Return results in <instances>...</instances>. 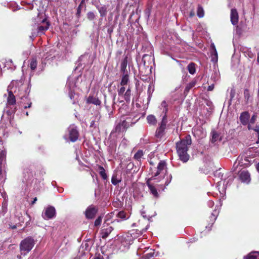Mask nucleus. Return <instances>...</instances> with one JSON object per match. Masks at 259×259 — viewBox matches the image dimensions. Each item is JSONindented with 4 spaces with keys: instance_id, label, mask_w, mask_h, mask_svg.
Wrapping results in <instances>:
<instances>
[{
    "instance_id": "nucleus-1",
    "label": "nucleus",
    "mask_w": 259,
    "mask_h": 259,
    "mask_svg": "<svg viewBox=\"0 0 259 259\" xmlns=\"http://www.w3.org/2000/svg\"><path fill=\"white\" fill-rule=\"evenodd\" d=\"M167 173L166 162L164 161H160L157 167L156 172L146 182L147 185L149 188L150 193L155 197L159 196L157 189L154 186L155 183H157L164 178Z\"/></svg>"
},
{
    "instance_id": "nucleus-2",
    "label": "nucleus",
    "mask_w": 259,
    "mask_h": 259,
    "mask_svg": "<svg viewBox=\"0 0 259 259\" xmlns=\"http://www.w3.org/2000/svg\"><path fill=\"white\" fill-rule=\"evenodd\" d=\"M192 144V140L190 135H188L185 137L178 142L176 144L177 151L180 159L183 162H187L190 158L188 154V146Z\"/></svg>"
},
{
    "instance_id": "nucleus-3",
    "label": "nucleus",
    "mask_w": 259,
    "mask_h": 259,
    "mask_svg": "<svg viewBox=\"0 0 259 259\" xmlns=\"http://www.w3.org/2000/svg\"><path fill=\"white\" fill-rule=\"evenodd\" d=\"M30 91V84H22L21 87L18 89V91H15L17 93V96H18L20 99V105L24 108H30L31 106V102L30 99L28 98L29 93Z\"/></svg>"
},
{
    "instance_id": "nucleus-4",
    "label": "nucleus",
    "mask_w": 259,
    "mask_h": 259,
    "mask_svg": "<svg viewBox=\"0 0 259 259\" xmlns=\"http://www.w3.org/2000/svg\"><path fill=\"white\" fill-rule=\"evenodd\" d=\"M134 238L131 234L127 233L116 239L113 243V248L116 251L127 250L133 242Z\"/></svg>"
},
{
    "instance_id": "nucleus-5",
    "label": "nucleus",
    "mask_w": 259,
    "mask_h": 259,
    "mask_svg": "<svg viewBox=\"0 0 259 259\" xmlns=\"http://www.w3.org/2000/svg\"><path fill=\"white\" fill-rule=\"evenodd\" d=\"M254 161V158L252 156L251 154H249V151L240 155L238 156L236 161L234 162L232 167V170L235 171L238 166L247 167L251 165Z\"/></svg>"
},
{
    "instance_id": "nucleus-6",
    "label": "nucleus",
    "mask_w": 259,
    "mask_h": 259,
    "mask_svg": "<svg viewBox=\"0 0 259 259\" xmlns=\"http://www.w3.org/2000/svg\"><path fill=\"white\" fill-rule=\"evenodd\" d=\"M134 123L130 117L122 116L116 121L114 130L116 132H123Z\"/></svg>"
},
{
    "instance_id": "nucleus-7",
    "label": "nucleus",
    "mask_w": 259,
    "mask_h": 259,
    "mask_svg": "<svg viewBox=\"0 0 259 259\" xmlns=\"http://www.w3.org/2000/svg\"><path fill=\"white\" fill-rule=\"evenodd\" d=\"M35 242L31 237H28L22 240L20 243V249L22 254L28 253L33 247Z\"/></svg>"
},
{
    "instance_id": "nucleus-8",
    "label": "nucleus",
    "mask_w": 259,
    "mask_h": 259,
    "mask_svg": "<svg viewBox=\"0 0 259 259\" xmlns=\"http://www.w3.org/2000/svg\"><path fill=\"white\" fill-rule=\"evenodd\" d=\"M117 93L119 97H123L126 103H129L131 101V90L129 86L126 89L124 86L118 87Z\"/></svg>"
},
{
    "instance_id": "nucleus-9",
    "label": "nucleus",
    "mask_w": 259,
    "mask_h": 259,
    "mask_svg": "<svg viewBox=\"0 0 259 259\" xmlns=\"http://www.w3.org/2000/svg\"><path fill=\"white\" fill-rule=\"evenodd\" d=\"M69 139L72 142L76 141L79 137V132L77 126L74 124H71L68 127Z\"/></svg>"
},
{
    "instance_id": "nucleus-10",
    "label": "nucleus",
    "mask_w": 259,
    "mask_h": 259,
    "mask_svg": "<svg viewBox=\"0 0 259 259\" xmlns=\"http://www.w3.org/2000/svg\"><path fill=\"white\" fill-rule=\"evenodd\" d=\"M33 171L27 168L23 171V179L22 180L24 183H25L27 186L31 184L33 181Z\"/></svg>"
},
{
    "instance_id": "nucleus-11",
    "label": "nucleus",
    "mask_w": 259,
    "mask_h": 259,
    "mask_svg": "<svg viewBox=\"0 0 259 259\" xmlns=\"http://www.w3.org/2000/svg\"><path fill=\"white\" fill-rule=\"evenodd\" d=\"M56 215V209L54 207L49 206L46 208L42 213V217L46 220L54 218Z\"/></svg>"
},
{
    "instance_id": "nucleus-12",
    "label": "nucleus",
    "mask_w": 259,
    "mask_h": 259,
    "mask_svg": "<svg viewBox=\"0 0 259 259\" xmlns=\"http://www.w3.org/2000/svg\"><path fill=\"white\" fill-rule=\"evenodd\" d=\"M2 141L0 140V146H2ZM3 147L0 146V177H2V179L4 178L5 179V171H3L2 170L3 162L5 161L6 156V151L5 149H2Z\"/></svg>"
},
{
    "instance_id": "nucleus-13",
    "label": "nucleus",
    "mask_w": 259,
    "mask_h": 259,
    "mask_svg": "<svg viewBox=\"0 0 259 259\" xmlns=\"http://www.w3.org/2000/svg\"><path fill=\"white\" fill-rule=\"evenodd\" d=\"M49 24L48 22L45 24V25H40L37 27V29H33L32 32L31 38H34L37 35H41L45 34V32L49 29Z\"/></svg>"
},
{
    "instance_id": "nucleus-14",
    "label": "nucleus",
    "mask_w": 259,
    "mask_h": 259,
    "mask_svg": "<svg viewBox=\"0 0 259 259\" xmlns=\"http://www.w3.org/2000/svg\"><path fill=\"white\" fill-rule=\"evenodd\" d=\"M192 133L194 136L198 139L204 138L206 135L205 130L201 126L194 127L192 129Z\"/></svg>"
},
{
    "instance_id": "nucleus-15",
    "label": "nucleus",
    "mask_w": 259,
    "mask_h": 259,
    "mask_svg": "<svg viewBox=\"0 0 259 259\" xmlns=\"http://www.w3.org/2000/svg\"><path fill=\"white\" fill-rule=\"evenodd\" d=\"M182 92V89L180 87L176 88L175 90L171 92L170 94L171 100L174 101L182 100L183 99Z\"/></svg>"
},
{
    "instance_id": "nucleus-16",
    "label": "nucleus",
    "mask_w": 259,
    "mask_h": 259,
    "mask_svg": "<svg viewBox=\"0 0 259 259\" xmlns=\"http://www.w3.org/2000/svg\"><path fill=\"white\" fill-rule=\"evenodd\" d=\"M98 208L93 205H91L86 209L84 214L85 217L88 219H93L97 212H98Z\"/></svg>"
},
{
    "instance_id": "nucleus-17",
    "label": "nucleus",
    "mask_w": 259,
    "mask_h": 259,
    "mask_svg": "<svg viewBox=\"0 0 259 259\" xmlns=\"http://www.w3.org/2000/svg\"><path fill=\"white\" fill-rule=\"evenodd\" d=\"M239 178L241 182L249 184L251 180L250 175L246 170H241L239 173Z\"/></svg>"
},
{
    "instance_id": "nucleus-18",
    "label": "nucleus",
    "mask_w": 259,
    "mask_h": 259,
    "mask_svg": "<svg viewBox=\"0 0 259 259\" xmlns=\"http://www.w3.org/2000/svg\"><path fill=\"white\" fill-rule=\"evenodd\" d=\"M86 103L88 104H92L97 106H100L101 104V101L99 98L93 94H90L86 99Z\"/></svg>"
},
{
    "instance_id": "nucleus-19",
    "label": "nucleus",
    "mask_w": 259,
    "mask_h": 259,
    "mask_svg": "<svg viewBox=\"0 0 259 259\" xmlns=\"http://www.w3.org/2000/svg\"><path fill=\"white\" fill-rule=\"evenodd\" d=\"M142 61L145 67L149 68V65L154 61V57L150 55L144 54Z\"/></svg>"
},
{
    "instance_id": "nucleus-20",
    "label": "nucleus",
    "mask_w": 259,
    "mask_h": 259,
    "mask_svg": "<svg viewBox=\"0 0 259 259\" xmlns=\"http://www.w3.org/2000/svg\"><path fill=\"white\" fill-rule=\"evenodd\" d=\"M16 109V107L9 106V108H8L7 107L6 109L4 110V112L2 116V118H3L5 117V115H7L8 119L10 121L14 116Z\"/></svg>"
},
{
    "instance_id": "nucleus-21",
    "label": "nucleus",
    "mask_w": 259,
    "mask_h": 259,
    "mask_svg": "<svg viewBox=\"0 0 259 259\" xmlns=\"http://www.w3.org/2000/svg\"><path fill=\"white\" fill-rule=\"evenodd\" d=\"M76 80L75 77L70 76L68 78L66 88L69 91H74L75 88H76Z\"/></svg>"
},
{
    "instance_id": "nucleus-22",
    "label": "nucleus",
    "mask_w": 259,
    "mask_h": 259,
    "mask_svg": "<svg viewBox=\"0 0 259 259\" xmlns=\"http://www.w3.org/2000/svg\"><path fill=\"white\" fill-rule=\"evenodd\" d=\"M230 19L231 23L233 25H237L238 22V14L235 9H232L231 11Z\"/></svg>"
},
{
    "instance_id": "nucleus-23",
    "label": "nucleus",
    "mask_w": 259,
    "mask_h": 259,
    "mask_svg": "<svg viewBox=\"0 0 259 259\" xmlns=\"http://www.w3.org/2000/svg\"><path fill=\"white\" fill-rule=\"evenodd\" d=\"M16 104V99L15 97L13 95L12 92H9V95L7 98V108H9V106H13L15 107Z\"/></svg>"
},
{
    "instance_id": "nucleus-24",
    "label": "nucleus",
    "mask_w": 259,
    "mask_h": 259,
    "mask_svg": "<svg viewBox=\"0 0 259 259\" xmlns=\"http://www.w3.org/2000/svg\"><path fill=\"white\" fill-rule=\"evenodd\" d=\"M250 116L247 112H242L239 117V119L240 122L242 124L245 125H247L248 123V120L249 119Z\"/></svg>"
},
{
    "instance_id": "nucleus-25",
    "label": "nucleus",
    "mask_w": 259,
    "mask_h": 259,
    "mask_svg": "<svg viewBox=\"0 0 259 259\" xmlns=\"http://www.w3.org/2000/svg\"><path fill=\"white\" fill-rule=\"evenodd\" d=\"M233 181V178L232 177L229 178L227 182H226V180H224V182H223V189H222V192L220 190V187H219L221 186V185L222 182L220 181V182H219L218 183V186L217 187H218V190H219V192H220V193H221V195H223V193L225 191V190H226V189L227 188L228 184L229 183H232Z\"/></svg>"
},
{
    "instance_id": "nucleus-26",
    "label": "nucleus",
    "mask_w": 259,
    "mask_h": 259,
    "mask_svg": "<svg viewBox=\"0 0 259 259\" xmlns=\"http://www.w3.org/2000/svg\"><path fill=\"white\" fill-rule=\"evenodd\" d=\"M113 229V228L111 226L102 229L101 233L102 238L103 239L106 238L112 231Z\"/></svg>"
},
{
    "instance_id": "nucleus-27",
    "label": "nucleus",
    "mask_w": 259,
    "mask_h": 259,
    "mask_svg": "<svg viewBox=\"0 0 259 259\" xmlns=\"http://www.w3.org/2000/svg\"><path fill=\"white\" fill-rule=\"evenodd\" d=\"M248 151L249 154H251L253 158L259 156V146L250 147L248 149Z\"/></svg>"
},
{
    "instance_id": "nucleus-28",
    "label": "nucleus",
    "mask_w": 259,
    "mask_h": 259,
    "mask_svg": "<svg viewBox=\"0 0 259 259\" xmlns=\"http://www.w3.org/2000/svg\"><path fill=\"white\" fill-rule=\"evenodd\" d=\"M127 56H125L122 59L120 65V70L123 73L126 72V67L127 64Z\"/></svg>"
},
{
    "instance_id": "nucleus-29",
    "label": "nucleus",
    "mask_w": 259,
    "mask_h": 259,
    "mask_svg": "<svg viewBox=\"0 0 259 259\" xmlns=\"http://www.w3.org/2000/svg\"><path fill=\"white\" fill-rule=\"evenodd\" d=\"M147 121L150 125H155L157 123V119L153 115H149L147 116Z\"/></svg>"
},
{
    "instance_id": "nucleus-30",
    "label": "nucleus",
    "mask_w": 259,
    "mask_h": 259,
    "mask_svg": "<svg viewBox=\"0 0 259 259\" xmlns=\"http://www.w3.org/2000/svg\"><path fill=\"white\" fill-rule=\"evenodd\" d=\"M167 123V115L164 114L162 117L161 121L159 122L158 127L165 130Z\"/></svg>"
},
{
    "instance_id": "nucleus-31",
    "label": "nucleus",
    "mask_w": 259,
    "mask_h": 259,
    "mask_svg": "<svg viewBox=\"0 0 259 259\" xmlns=\"http://www.w3.org/2000/svg\"><path fill=\"white\" fill-rule=\"evenodd\" d=\"M165 129L158 127L156 130L155 136L158 139H161L165 134Z\"/></svg>"
},
{
    "instance_id": "nucleus-32",
    "label": "nucleus",
    "mask_w": 259,
    "mask_h": 259,
    "mask_svg": "<svg viewBox=\"0 0 259 259\" xmlns=\"http://www.w3.org/2000/svg\"><path fill=\"white\" fill-rule=\"evenodd\" d=\"M97 8L100 14V16L104 17L106 16L107 13V7L106 6H103L101 7H97Z\"/></svg>"
},
{
    "instance_id": "nucleus-33",
    "label": "nucleus",
    "mask_w": 259,
    "mask_h": 259,
    "mask_svg": "<svg viewBox=\"0 0 259 259\" xmlns=\"http://www.w3.org/2000/svg\"><path fill=\"white\" fill-rule=\"evenodd\" d=\"M5 67L11 70H14L16 66L14 65L13 61L11 59H8L5 62Z\"/></svg>"
},
{
    "instance_id": "nucleus-34",
    "label": "nucleus",
    "mask_w": 259,
    "mask_h": 259,
    "mask_svg": "<svg viewBox=\"0 0 259 259\" xmlns=\"http://www.w3.org/2000/svg\"><path fill=\"white\" fill-rule=\"evenodd\" d=\"M29 67L31 71H34L37 66V61L35 58H32L30 60Z\"/></svg>"
},
{
    "instance_id": "nucleus-35",
    "label": "nucleus",
    "mask_w": 259,
    "mask_h": 259,
    "mask_svg": "<svg viewBox=\"0 0 259 259\" xmlns=\"http://www.w3.org/2000/svg\"><path fill=\"white\" fill-rule=\"evenodd\" d=\"M128 81H129L128 76L126 72H125L124 74L123 73V75L121 78L120 85L121 86H124L125 85H127Z\"/></svg>"
},
{
    "instance_id": "nucleus-36",
    "label": "nucleus",
    "mask_w": 259,
    "mask_h": 259,
    "mask_svg": "<svg viewBox=\"0 0 259 259\" xmlns=\"http://www.w3.org/2000/svg\"><path fill=\"white\" fill-rule=\"evenodd\" d=\"M211 143H215L216 141H217L219 140H220V135L215 131H213L211 132Z\"/></svg>"
},
{
    "instance_id": "nucleus-37",
    "label": "nucleus",
    "mask_w": 259,
    "mask_h": 259,
    "mask_svg": "<svg viewBox=\"0 0 259 259\" xmlns=\"http://www.w3.org/2000/svg\"><path fill=\"white\" fill-rule=\"evenodd\" d=\"M74 91H69V97L71 100H73L72 103L75 104L77 100L78 95L75 94Z\"/></svg>"
},
{
    "instance_id": "nucleus-38",
    "label": "nucleus",
    "mask_w": 259,
    "mask_h": 259,
    "mask_svg": "<svg viewBox=\"0 0 259 259\" xmlns=\"http://www.w3.org/2000/svg\"><path fill=\"white\" fill-rule=\"evenodd\" d=\"M258 254V252H252L248 254L246 256H245L244 259H257Z\"/></svg>"
},
{
    "instance_id": "nucleus-39",
    "label": "nucleus",
    "mask_w": 259,
    "mask_h": 259,
    "mask_svg": "<svg viewBox=\"0 0 259 259\" xmlns=\"http://www.w3.org/2000/svg\"><path fill=\"white\" fill-rule=\"evenodd\" d=\"M189 72L191 74H194L196 71L195 64L193 63H190L187 67Z\"/></svg>"
},
{
    "instance_id": "nucleus-40",
    "label": "nucleus",
    "mask_w": 259,
    "mask_h": 259,
    "mask_svg": "<svg viewBox=\"0 0 259 259\" xmlns=\"http://www.w3.org/2000/svg\"><path fill=\"white\" fill-rule=\"evenodd\" d=\"M99 174L101 177L103 178V179L106 180L107 179V175L104 167L102 166H99Z\"/></svg>"
},
{
    "instance_id": "nucleus-41",
    "label": "nucleus",
    "mask_w": 259,
    "mask_h": 259,
    "mask_svg": "<svg viewBox=\"0 0 259 259\" xmlns=\"http://www.w3.org/2000/svg\"><path fill=\"white\" fill-rule=\"evenodd\" d=\"M143 156V152L141 150H139L134 155V158L140 161Z\"/></svg>"
},
{
    "instance_id": "nucleus-42",
    "label": "nucleus",
    "mask_w": 259,
    "mask_h": 259,
    "mask_svg": "<svg viewBox=\"0 0 259 259\" xmlns=\"http://www.w3.org/2000/svg\"><path fill=\"white\" fill-rule=\"evenodd\" d=\"M167 105L165 101H163L160 105V108L163 113L166 114L167 112Z\"/></svg>"
},
{
    "instance_id": "nucleus-43",
    "label": "nucleus",
    "mask_w": 259,
    "mask_h": 259,
    "mask_svg": "<svg viewBox=\"0 0 259 259\" xmlns=\"http://www.w3.org/2000/svg\"><path fill=\"white\" fill-rule=\"evenodd\" d=\"M218 53L217 50L211 52V60L214 63H216L218 61Z\"/></svg>"
},
{
    "instance_id": "nucleus-44",
    "label": "nucleus",
    "mask_w": 259,
    "mask_h": 259,
    "mask_svg": "<svg viewBox=\"0 0 259 259\" xmlns=\"http://www.w3.org/2000/svg\"><path fill=\"white\" fill-rule=\"evenodd\" d=\"M256 119V116L253 115L251 119H250L249 121H248V129L249 130H252V128H254V127H252L251 124H253L255 122Z\"/></svg>"
},
{
    "instance_id": "nucleus-45",
    "label": "nucleus",
    "mask_w": 259,
    "mask_h": 259,
    "mask_svg": "<svg viewBox=\"0 0 259 259\" xmlns=\"http://www.w3.org/2000/svg\"><path fill=\"white\" fill-rule=\"evenodd\" d=\"M211 80L215 82L219 80L220 79V73L217 71H214L211 76Z\"/></svg>"
},
{
    "instance_id": "nucleus-46",
    "label": "nucleus",
    "mask_w": 259,
    "mask_h": 259,
    "mask_svg": "<svg viewBox=\"0 0 259 259\" xmlns=\"http://www.w3.org/2000/svg\"><path fill=\"white\" fill-rule=\"evenodd\" d=\"M154 255V251L150 250L149 252L144 255V259H150L151 257H153Z\"/></svg>"
},
{
    "instance_id": "nucleus-47",
    "label": "nucleus",
    "mask_w": 259,
    "mask_h": 259,
    "mask_svg": "<svg viewBox=\"0 0 259 259\" xmlns=\"http://www.w3.org/2000/svg\"><path fill=\"white\" fill-rule=\"evenodd\" d=\"M204 11L201 7H198L197 10V16L199 18H202L204 16Z\"/></svg>"
},
{
    "instance_id": "nucleus-48",
    "label": "nucleus",
    "mask_w": 259,
    "mask_h": 259,
    "mask_svg": "<svg viewBox=\"0 0 259 259\" xmlns=\"http://www.w3.org/2000/svg\"><path fill=\"white\" fill-rule=\"evenodd\" d=\"M95 17L96 16L94 12L90 11L87 13V18L89 20H94Z\"/></svg>"
},
{
    "instance_id": "nucleus-49",
    "label": "nucleus",
    "mask_w": 259,
    "mask_h": 259,
    "mask_svg": "<svg viewBox=\"0 0 259 259\" xmlns=\"http://www.w3.org/2000/svg\"><path fill=\"white\" fill-rule=\"evenodd\" d=\"M117 217L122 219V220H126L127 219L126 217V214L124 211H121L119 212L117 215Z\"/></svg>"
},
{
    "instance_id": "nucleus-50",
    "label": "nucleus",
    "mask_w": 259,
    "mask_h": 259,
    "mask_svg": "<svg viewBox=\"0 0 259 259\" xmlns=\"http://www.w3.org/2000/svg\"><path fill=\"white\" fill-rule=\"evenodd\" d=\"M102 218L103 217L102 216H99V217H98V218L95 221V226L97 227L101 225L102 220Z\"/></svg>"
},
{
    "instance_id": "nucleus-51",
    "label": "nucleus",
    "mask_w": 259,
    "mask_h": 259,
    "mask_svg": "<svg viewBox=\"0 0 259 259\" xmlns=\"http://www.w3.org/2000/svg\"><path fill=\"white\" fill-rule=\"evenodd\" d=\"M120 182V180H118L116 176H113L111 179V183L114 185H116Z\"/></svg>"
},
{
    "instance_id": "nucleus-52",
    "label": "nucleus",
    "mask_w": 259,
    "mask_h": 259,
    "mask_svg": "<svg viewBox=\"0 0 259 259\" xmlns=\"http://www.w3.org/2000/svg\"><path fill=\"white\" fill-rule=\"evenodd\" d=\"M195 82H190L189 84H187V85L185 88V91L188 92L192 88H193L195 85Z\"/></svg>"
},
{
    "instance_id": "nucleus-53",
    "label": "nucleus",
    "mask_w": 259,
    "mask_h": 259,
    "mask_svg": "<svg viewBox=\"0 0 259 259\" xmlns=\"http://www.w3.org/2000/svg\"><path fill=\"white\" fill-rule=\"evenodd\" d=\"M83 6H81V5H79L77 8V12L76 13V16L77 18H79L81 16V9Z\"/></svg>"
},
{
    "instance_id": "nucleus-54",
    "label": "nucleus",
    "mask_w": 259,
    "mask_h": 259,
    "mask_svg": "<svg viewBox=\"0 0 259 259\" xmlns=\"http://www.w3.org/2000/svg\"><path fill=\"white\" fill-rule=\"evenodd\" d=\"M128 144V141L125 138H123L120 144V146L123 147H125Z\"/></svg>"
},
{
    "instance_id": "nucleus-55",
    "label": "nucleus",
    "mask_w": 259,
    "mask_h": 259,
    "mask_svg": "<svg viewBox=\"0 0 259 259\" xmlns=\"http://www.w3.org/2000/svg\"><path fill=\"white\" fill-rule=\"evenodd\" d=\"M252 130L257 133L258 139L256 143L258 144L259 143V126L256 125L254 126V128H252Z\"/></svg>"
},
{
    "instance_id": "nucleus-56",
    "label": "nucleus",
    "mask_w": 259,
    "mask_h": 259,
    "mask_svg": "<svg viewBox=\"0 0 259 259\" xmlns=\"http://www.w3.org/2000/svg\"><path fill=\"white\" fill-rule=\"evenodd\" d=\"M172 179V176L171 175H169V176H167L166 178V181L165 182V186H167L171 182Z\"/></svg>"
},
{
    "instance_id": "nucleus-57",
    "label": "nucleus",
    "mask_w": 259,
    "mask_h": 259,
    "mask_svg": "<svg viewBox=\"0 0 259 259\" xmlns=\"http://www.w3.org/2000/svg\"><path fill=\"white\" fill-rule=\"evenodd\" d=\"M217 212L214 211V212H212L211 214V216L210 217V220L213 222L217 219Z\"/></svg>"
},
{
    "instance_id": "nucleus-58",
    "label": "nucleus",
    "mask_w": 259,
    "mask_h": 259,
    "mask_svg": "<svg viewBox=\"0 0 259 259\" xmlns=\"http://www.w3.org/2000/svg\"><path fill=\"white\" fill-rule=\"evenodd\" d=\"M145 15L148 19L149 18L150 15V9L149 8H148L145 10Z\"/></svg>"
},
{
    "instance_id": "nucleus-59",
    "label": "nucleus",
    "mask_w": 259,
    "mask_h": 259,
    "mask_svg": "<svg viewBox=\"0 0 259 259\" xmlns=\"http://www.w3.org/2000/svg\"><path fill=\"white\" fill-rule=\"evenodd\" d=\"M7 205L6 204H4L2 206L3 215H4L6 213V212H7Z\"/></svg>"
},
{
    "instance_id": "nucleus-60",
    "label": "nucleus",
    "mask_w": 259,
    "mask_h": 259,
    "mask_svg": "<svg viewBox=\"0 0 259 259\" xmlns=\"http://www.w3.org/2000/svg\"><path fill=\"white\" fill-rule=\"evenodd\" d=\"M207 204H208L209 207H212L213 206L214 202H213V201H212L211 200H209V201H208Z\"/></svg>"
},
{
    "instance_id": "nucleus-61",
    "label": "nucleus",
    "mask_w": 259,
    "mask_h": 259,
    "mask_svg": "<svg viewBox=\"0 0 259 259\" xmlns=\"http://www.w3.org/2000/svg\"><path fill=\"white\" fill-rule=\"evenodd\" d=\"M213 89H214V84H211V85H210L208 87L207 90L209 91H211L213 90Z\"/></svg>"
},
{
    "instance_id": "nucleus-62",
    "label": "nucleus",
    "mask_w": 259,
    "mask_h": 259,
    "mask_svg": "<svg viewBox=\"0 0 259 259\" xmlns=\"http://www.w3.org/2000/svg\"><path fill=\"white\" fill-rule=\"evenodd\" d=\"M94 259H104L103 256L100 254L96 255Z\"/></svg>"
},
{
    "instance_id": "nucleus-63",
    "label": "nucleus",
    "mask_w": 259,
    "mask_h": 259,
    "mask_svg": "<svg viewBox=\"0 0 259 259\" xmlns=\"http://www.w3.org/2000/svg\"><path fill=\"white\" fill-rule=\"evenodd\" d=\"M87 57H88V56H85V55L81 56L79 59V62H81V61L84 60V59L85 58H87Z\"/></svg>"
},
{
    "instance_id": "nucleus-64",
    "label": "nucleus",
    "mask_w": 259,
    "mask_h": 259,
    "mask_svg": "<svg viewBox=\"0 0 259 259\" xmlns=\"http://www.w3.org/2000/svg\"><path fill=\"white\" fill-rule=\"evenodd\" d=\"M234 94H235V92L234 90H232L231 91V93H230V98H231V99L232 100L233 99V98L234 97Z\"/></svg>"
}]
</instances>
